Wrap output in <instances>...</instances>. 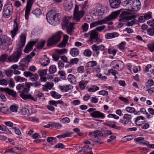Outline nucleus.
Instances as JSON below:
<instances>
[{"label":"nucleus","instance_id":"nucleus-60","mask_svg":"<svg viewBox=\"0 0 154 154\" xmlns=\"http://www.w3.org/2000/svg\"><path fill=\"white\" fill-rule=\"evenodd\" d=\"M35 0H27L26 6L31 8L32 4L35 2Z\"/></svg>","mask_w":154,"mask_h":154},{"label":"nucleus","instance_id":"nucleus-20","mask_svg":"<svg viewBox=\"0 0 154 154\" xmlns=\"http://www.w3.org/2000/svg\"><path fill=\"white\" fill-rule=\"evenodd\" d=\"M36 43L35 41H30L29 42L26 46L24 50V52L26 53H28L32 50V47Z\"/></svg>","mask_w":154,"mask_h":154},{"label":"nucleus","instance_id":"nucleus-62","mask_svg":"<svg viewBox=\"0 0 154 154\" xmlns=\"http://www.w3.org/2000/svg\"><path fill=\"white\" fill-rule=\"evenodd\" d=\"M135 16V17H134V18L132 19L131 20H133L131 21L130 22H128L127 23H126V26H132L135 23V22H134L135 20V18L136 17V16L134 15Z\"/></svg>","mask_w":154,"mask_h":154},{"label":"nucleus","instance_id":"nucleus-1","mask_svg":"<svg viewBox=\"0 0 154 154\" xmlns=\"http://www.w3.org/2000/svg\"><path fill=\"white\" fill-rule=\"evenodd\" d=\"M27 79L23 77H20V82H25V86L24 85L20 84V96L23 99H30L36 101L37 98H35L32 96L30 94H27L29 90V88L32 84L31 82L26 83Z\"/></svg>","mask_w":154,"mask_h":154},{"label":"nucleus","instance_id":"nucleus-30","mask_svg":"<svg viewBox=\"0 0 154 154\" xmlns=\"http://www.w3.org/2000/svg\"><path fill=\"white\" fill-rule=\"evenodd\" d=\"M79 50L77 48H73L71 49L70 54L73 57H76L79 54Z\"/></svg>","mask_w":154,"mask_h":154},{"label":"nucleus","instance_id":"nucleus-57","mask_svg":"<svg viewBox=\"0 0 154 154\" xmlns=\"http://www.w3.org/2000/svg\"><path fill=\"white\" fill-rule=\"evenodd\" d=\"M117 51V50L116 49H112L110 48L108 49V52L109 54H113V56H115Z\"/></svg>","mask_w":154,"mask_h":154},{"label":"nucleus","instance_id":"nucleus-7","mask_svg":"<svg viewBox=\"0 0 154 154\" xmlns=\"http://www.w3.org/2000/svg\"><path fill=\"white\" fill-rule=\"evenodd\" d=\"M132 2L130 4L129 10L131 11L135 12L139 11L141 6L140 2L139 0H131Z\"/></svg>","mask_w":154,"mask_h":154},{"label":"nucleus","instance_id":"nucleus-39","mask_svg":"<svg viewBox=\"0 0 154 154\" xmlns=\"http://www.w3.org/2000/svg\"><path fill=\"white\" fill-rule=\"evenodd\" d=\"M65 6L66 8V9L67 10L69 11L70 10L72 7V2H68L65 4Z\"/></svg>","mask_w":154,"mask_h":154},{"label":"nucleus","instance_id":"nucleus-31","mask_svg":"<svg viewBox=\"0 0 154 154\" xmlns=\"http://www.w3.org/2000/svg\"><path fill=\"white\" fill-rule=\"evenodd\" d=\"M68 80L71 84H75L76 82V79L75 76L71 74H69L68 76Z\"/></svg>","mask_w":154,"mask_h":154},{"label":"nucleus","instance_id":"nucleus-34","mask_svg":"<svg viewBox=\"0 0 154 154\" xmlns=\"http://www.w3.org/2000/svg\"><path fill=\"white\" fill-rule=\"evenodd\" d=\"M50 94L53 97L56 99H59L62 96L61 95L54 91H51Z\"/></svg>","mask_w":154,"mask_h":154},{"label":"nucleus","instance_id":"nucleus-53","mask_svg":"<svg viewBox=\"0 0 154 154\" xmlns=\"http://www.w3.org/2000/svg\"><path fill=\"white\" fill-rule=\"evenodd\" d=\"M99 89V87L96 85H93L88 88V90L90 92H95Z\"/></svg>","mask_w":154,"mask_h":154},{"label":"nucleus","instance_id":"nucleus-3","mask_svg":"<svg viewBox=\"0 0 154 154\" xmlns=\"http://www.w3.org/2000/svg\"><path fill=\"white\" fill-rule=\"evenodd\" d=\"M135 17L134 15L131 14L128 12L124 11L122 12L120 16L119 20L120 22L118 25V28H121L123 26L122 22H125L126 20H130Z\"/></svg>","mask_w":154,"mask_h":154},{"label":"nucleus","instance_id":"nucleus-2","mask_svg":"<svg viewBox=\"0 0 154 154\" xmlns=\"http://www.w3.org/2000/svg\"><path fill=\"white\" fill-rule=\"evenodd\" d=\"M60 18V15L59 13L56 12L53 10L49 11L46 14L47 19L49 23L51 25L54 24Z\"/></svg>","mask_w":154,"mask_h":154},{"label":"nucleus","instance_id":"nucleus-38","mask_svg":"<svg viewBox=\"0 0 154 154\" xmlns=\"http://www.w3.org/2000/svg\"><path fill=\"white\" fill-rule=\"evenodd\" d=\"M91 48L97 56H98L100 53L98 51V45H97L95 44L91 46Z\"/></svg>","mask_w":154,"mask_h":154},{"label":"nucleus","instance_id":"nucleus-47","mask_svg":"<svg viewBox=\"0 0 154 154\" xmlns=\"http://www.w3.org/2000/svg\"><path fill=\"white\" fill-rule=\"evenodd\" d=\"M67 28V31L68 34L72 35V32L73 30V24H70V26L66 27Z\"/></svg>","mask_w":154,"mask_h":154},{"label":"nucleus","instance_id":"nucleus-54","mask_svg":"<svg viewBox=\"0 0 154 154\" xmlns=\"http://www.w3.org/2000/svg\"><path fill=\"white\" fill-rule=\"evenodd\" d=\"M148 49L151 52L154 51V43L149 44L147 45Z\"/></svg>","mask_w":154,"mask_h":154},{"label":"nucleus","instance_id":"nucleus-29","mask_svg":"<svg viewBox=\"0 0 154 154\" xmlns=\"http://www.w3.org/2000/svg\"><path fill=\"white\" fill-rule=\"evenodd\" d=\"M89 34L90 36V39L91 40L97 38L98 37V33L96 32L95 29L90 31Z\"/></svg>","mask_w":154,"mask_h":154},{"label":"nucleus","instance_id":"nucleus-22","mask_svg":"<svg viewBox=\"0 0 154 154\" xmlns=\"http://www.w3.org/2000/svg\"><path fill=\"white\" fill-rule=\"evenodd\" d=\"M146 118L142 116H139L135 119L134 122L136 125L140 126L143 123V121Z\"/></svg>","mask_w":154,"mask_h":154},{"label":"nucleus","instance_id":"nucleus-42","mask_svg":"<svg viewBox=\"0 0 154 154\" xmlns=\"http://www.w3.org/2000/svg\"><path fill=\"white\" fill-rule=\"evenodd\" d=\"M8 55L6 54H2L0 57V63H3L5 62L8 57Z\"/></svg>","mask_w":154,"mask_h":154},{"label":"nucleus","instance_id":"nucleus-24","mask_svg":"<svg viewBox=\"0 0 154 154\" xmlns=\"http://www.w3.org/2000/svg\"><path fill=\"white\" fill-rule=\"evenodd\" d=\"M69 36L67 35H64V38L63 41L60 43L57 46L60 48L65 47L66 46V44L68 40Z\"/></svg>","mask_w":154,"mask_h":154},{"label":"nucleus","instance_id":"nucleus-27","mask_svg":"<svg viewBox=\"0 0 154 154\" xmlns=\"http://www.w3.org/2000/svg\"><path fill=\"white\" fill-rule=\"evenodd\" d=\"M116 122H110L109 123L107 124V125L110 128L115 129L117 130H121L122 128V127L120 126H117L116 124Z\"/></svg>","mask_w":154,"mask_h":154},{"label":"nucleus","instance_id":"nucleus-49","mask_svg":"<svg viewBox=\"0 0 154 154\" xmlns=\"http://www.w3.org/2000/svg\"><path fill=\"white\" fill-rule=\"evenodd\" d=\"M60 122L64 124L69 123L70 122V119L68 117L60 118Z\"/></svg>","mask_w":154,"mask_h":154},{"label":"nucleus","instance_id":"nucleus-19","mask_svg":"<svg viewBox=\"0 0 154 154\" xmlns=\"http://www.w3.org/2000/svg\"><path fill=\"white\" fill-rule=\"evenodd\" d=\"M90 116L95 118H103L105 117L103 113L96 110L91 113L90 114Z\"/></svg>","mask_w":154,"mask_h":154},{"label":"nucleus","instance_id":"nucleus-58","mask_svg":"<svg viewBox=\"0 0 154 154\" xmlns=\"http://www.w3.org/2000/svg\"><path fill=\"white\" fill-rule=\"evenodd\" d=\"M51 125L53 127H55V128H56L58 129L62 127L61 124L59 123L53 122L51 124Z\"/></svg>","mask_w":154,"mask_h":154},{"label":"nucleus","instance_id":"nucleus-26","mask_svg":"<svg viewBox=\"0 0 154 154\" xmlns=\"http://www.w3.org/2000/svg\"><path fill=\"white\" fill-rule=\"evenodd\" d=\"M43 87L42 88L43 90L48 91V90L51 89L54 86V84L52 83L47 82L45 85H42Z\"/></svg>","mask_w":154,"mask_h":154},{"label":"nucleus","instance_id":"nucleus-46","mask_svg":"<svg viewBox=\"0 0 154 154\" xmlns=\"http://www.w3.org/2000/svg\"><path fill=\"white\" fill-rule=\"evenodd\" d=\"M32 13L36 17H38L42 14L41 10L39 8L35 9L32 11Z\"/></svg>","mask_w":154,"mask_h":154},{"label":"nucleus","instance_id":"nucleus-8","mask_svg":"<svg viewBox=\"0 0 154 154\" xmlns=\"http://www.w3.org/2000/svg\"><path fill=\"white\" fill-rule=\"evenodd\" d=\"M79 7L78 5L75 6L74 11V18L76 21H79L83 17L84 13L83 10H79Z\"/></svg>","mask_w":154,"mask_h":154},{"label":"nucleus","instance_id":"nucleus-35","mask_svg":"<svg viewBox=\"0 0 154 154\" xmlns=\"http://www.w3.org/2000/svg\"><path fill=\"white\" fill-rule=\"evenodd\" d=\"M72 23H69V20L66 18L64 19L62 23V26L63 28L64 27H67L69 26H70V24H72Z\"/></svg>","mask_w":154,"mask_h":154},{"label":"nucleus","instance_id":"nucleus-52","mask_svg":"<svg viewBox=\"0 0 154 154\" xmlns=\"http://www.w3.org/2000/svg\"><path fill=\"white\" fill-rule=\"evenodd\" d=\"M92 54L91 51L88 49L85 50L83 52V54L86 57H90Z\"/></svg>","mask_w":154,"mask_h":154},{"label":"nucleus","instance_id":"nucleus-14","mask_svg":"<svg viewBox=\"0 0 154 154\" xmlns=\"http://www.w3.org/2000/svg\"><path fill=\"white\" fill-rule=\"evenodd\" d=\"M24 75L26 78L29 77L32 81H35L38 79V74L33 73L29 71H25L23 73Z\"/></svg>","mask_w":154,"mask_h":154},{"label":"nucleus","instance_id":"nucleus-37","mask_svg":"<svg viewBox=\"0 0 154 154\" xmlns=\"http://www.w3.org/2000/svg\"><path fill=\"white\" fill-rule=\"evenodd\" d=\"M147 33L150 36H154V26H152L151 28H148L147 30Z\"/></svg>","mask_w":154,"mask_h":154},{"label":"nucleus","instance_id":"nucleus-40","mask_svg":"<svg viewBox=\"0 0 154 154\" xmlns=\"http://www.w3.org/2000/svg\"><path fill=\"white\" fill-rule=\"evenodd\" d=\"M57 71L56 67L54 65H52L49 68V72L50 74H54Z\"/></svg>","mask_w":154,"mask_h":154},{"label":"nucleus","instance_id":"nucleus-13","mask_svg":"<svg viewBox=\"0 0 154 154\" xmlns=\"http://www.w3.org/2000/svg\"><path fill=\"white\" fill-rule=\"evenodd\" d=\"M89 135L91 137V139L93 140H94L96 138H98V136H102L103 134L102 131L96 130L93 132L89 133Z\"/></svg>","mask_w":154,"mask_h":154},{"label":"nucleus","instance_id":"nucleus-6","mask_svg":"<svg viewBox=\"0 0 154 154\" xmlns=\"http://www.w3.org/2000/svg\"><path fill=\"white\" fill-rule=\"evenodd\" d=\"M11 44V39L7 35H4L0 38V50L5 49Z\"/></svg>","mask_w":154,"mask_h":154},{"label":"nucleus","instance_id":"nucleus-41","mask_svg":"<svg viewBox=\"0 0 154 154\" xmlns=\"http://www.w3.org/2000/svg\"><path fill=\"white\" fill-rule=\"evenodd\" d=\"M71 133L70 132H67L63 134L62 135H58L57 137L59 139L68 137L70 136Z\"/></svg>","mask_w":154,"mask_h":154},{"label":"nucleus","instance_id":"nucleus-50","mask_svg":"<svg viewBox=\"0 0 154 154\" xmlns=\"http://www.w3.org/2000/svg\"><path fill=\"white\" fill-rule=\"evenodd\" d=\"M20 113L23 115H26L28 113V109L25 107H23L20 110Z\"/></svg>","mask_w":154,"mask_h":154},{"label":"nucleus","instance_id":"nucleus-5","mask_svg":"<svg viewBox=\"0 0 154 154\" xmlns=\"http://www.w3.org/2000/svg\"><path fill=\"white\" fill-rule=\"evenodd\" d=\"M62 32H58L50 37L48 40L47 46H50L56 45L60 40Z\"/></svg>","mask_w":154,"mask_h":154},{"label":"nucleus","instance_id":"nucleus-9","mask_svg":"<svg viewBox=\"0 0 154 154\" xmlns=\"http://www.w3.org/2000/svg\"><path fill=\"white\" fill-rule=\"evenodd\" d=\"M111 65L114 69L120 71L124 68V63L121 60H116L112 62Z\"/></svg>","mask_w":154,"mask_h":154},{"label":"nucleus","instance_id":"nucleus-17","mask_svg":"<svg viewBox=\"0 0 154 154\" xmlns=\"http://www.w3.org/2000/svg\"><path fill=\"white\" fill-rule=\"evenodd\" d=\"M97 63L95 61H90L88 62L85 66L86 69L87 70L94 71L95 67L97 66Z\"/></svg>","mask_w":154,"mask_h":154},{"label":"nucleus","instance_id":"nucleus-32","mask_svg":"<svg viewBox=\"0 0 154 154\" xmlns=\"http://www.w3.org/2000/svg\"><path fill=\"white\" fill-rule=\"evenodd\" d=\"M88 81L86 80H82L79 82V85L81 90H83L85 88V85L87 84Z\"/></svg>","mask_w":154,"mask_h":154},{"label":"nucleus","instance_id":"nucleus-51","mask_svg":"<svg viewBox=\"0 0 154 154\" xmlns=\"http://www.w3.org/2000/svg\"><path fill=\"white\" fill-rule=\"evenodd\" d=\"M18 106L16 105H13L11 106L10 110L12 112H17Z\"/></svg>","mask_w":154,"mask_h":154},{"label":"nucleus","instance_id":"nucleus-21","mask_svg":"<svg viewBox=\"0 0 154 154\" xmlns=\"http://www.w3.org/2000/svg\"><path fill=\"white\" fill-rule=\"evenodd\" d=\"M73 88V86L71 85H66L59 87V89L62 92H67L69 91L72 89Z\"/></svg>","mask_w":154,"mask_h":154},{"label":"nucleus","instance_id":"nucleus-11","mask_svg":"<svg viewBox=\"0 0 154 154\" xmlns=\"http://www.w3.org/2000/svg\"><path fill=\"white\" fill-rule=\"evenodd\" d=\"M96 12L95 13L97 15L98 18L100 19L102 18V16L104 14V10L102 8V5L99 4L97 5L96 8Z\"/></svg>","mask_w":154,"mask_h":154},{"label":"nucleus","instance_id":"nucleus-43","mask_svg":"<svg viewBox=\"0 0 154 154\" xmlns=\"http://www.w3.org/2000/svg\"><path fill=\"white\" fill-rule=\"evenodd\" d=\"M47 69H39L38 71V73L40 77L45 76L47 74Z\"/></svg>","mask_w":154,"mask_h":154},{"label":"nucleus","instance_id":"nucleus-23","mask_svg":"<svg viewBox=\"0 0 154 154\" xmlns=\"http://www.w3.org/2000/svg\"><path fill=\"white\" fill-rule=\"evenodd\" d=\"M26 33L21 34L20 41V49L23 48L25 45L26 40Z\"/></svg>","mask_w":154,"mask_h":154},{"label":"nucleus","instance_id":"nucleus-61","mask_svg":"<svg viewBox=\"0 0 154 154\" xmlns=\"http://www.w3.org/2000/svg\"><path fill=\"white\" fill-rule=\"evenodd\" d=\"M125 110L127 112L130 113L134 112L135 109L134 108L131 107H127L125 109Z\"/></svg>","mask_w":154,"mask_h":154},{"label":"nucleus","instance_id":"nucleus-45","mask_svg":"<svg viewBox=\"0 0 154 154\" xmlns=\"http://www.w3.org/2000/svg\"><path fill=\"white\" fill-rule=\"evenodd\" d=\"M132 118L131 116L128 114H125L123 117V119H124L126 122L128 123L131 120Z\"/></svg>","mask_w":154,"mask_h":154},{"label":"nucleus","instance_id":"nucleus-12","mask_svg":"<svg viewBox=\"0 0 154 154\" xmlns=\"http://www.w3.org/2000/svg\"><path fill=\"white\" fill-rule=\"evenodd\" d=\"M19 57V51H17L14 52L8 58V60L10 62L15 63L17 62Z\"/></svg>","mask_w":154,"mask_h":154},{"label":"nucleus","instance_id":"nucleus-28","mask_svg":"<svg viewBox=\"0 0 154 154\" xmlns=\"http://www.w3.org/2000/svg\"><path fill=\"white\" fill-rule=\"evenodd\" d=\"M45 57L42 59L40 63L41 65L46 66L49 64L50 61L49 58L46 57V55H45Z\"/></svg>","mask_w":154,"mask_h":154},{"label":"nucleus","instance_id":"nucleus-16","mask_svg":"<svg viewBox=\"0 0 154 154\" xmlns=\"http://www.w3.org/2000/svg\"><path fill=\"white\" fill-rule=\"evenodd\" d=\"M29 62V59L28 57H26L21 60L20 63V70L24 71L26 68H27Z\"/></svg>","mask_w":154,"mask_h":154},{"label":"nucleus","instance_id":"nucleus-10","mask_svg":"<svg viewBox=\"0 0 154 154\" xmlns=\"http://www.w3.org/2000/svg\"><path fill=\"white\" fill-rule=\"evenodd\" d=\"M13 11V8L11 5H7L3 7V15L4 17L8 18L11 14Z\"/></svg>","mask_w":154,"mask_h":154},{"label":"nucleus","instance_id":"nucleus-63","mask_svg":"<svg viewBox=\"0 0 154 154\" xmlns=\"http://www.w3.org/2000/svg\"><path fill=\"white\" fill-rule=\"evenodd\" d=\"M82 29L83 31H86L88 29V24L87 23H85L82 26Z\"/></svg>","mask_w":154,"mask_h":154},{"label":"nucleus","instance_id":"nucleus-33","mask_svg":"<svg viewBox=\"0 0 154 154\" xmlns=\"http://www.w3.org/2000/svg\"><path fill=\"white\" fill-rule=\"evenodd\" d=\"M117 33H107L105 35V37L107 39H110L115 37L118 36Z\"/></svg>","mask_w":154,"mask_h":154},{"label":"nucleus","instance_id":"nucleus-36","mask_svg":"<svg viewBox=\"0 0 154 154\" xmlns=\"http://www.w3.org/2000/svg\"><path fill=\"white\" fill-rule=\"evenodd\" d=\"M67 51V49L66 48H64L61 49H56L55 52L56 54L60 56L61 54L66 53Z\"/></svg>","mask_w":154,"mask_h":154},{"label":"nucleus","instance_id":"nucleus-59","mask_svg":"<svg viewBox=\"0 0 154 154\" xmlns=\"http://www.w3.org/2000/svg\"><path fill=\"white\" fill-rule=\"evenodd\" d=\"M106 27V26L105 25H102L100 26L97 27L95 29L96 31H97L100 32H102L103 30Z\"/></svg>","mask_w":154,"mask_h":154},{"label":"nucleus","instance_id":"nucleus-18","mask_svg":"<svg viewBox=\"0 0 154 154\" xmlns=\"http://www.w3.org/2000/svg\"><path fill=\"white\" fill-rule=\"evenodd\" d=\"M110 7L113 8H118L121 3V0H109Z\"/></svg>","mask_w":154,"mask_h":154},{"label":"nucleus","instance_id":"nucleus-25","mask_svg":"<svg viewBox=\"0 0 154 154\" xmlns=\"http://www.w3.org/2000/svg\"><path fill=\"white\" fill-rule=\"evenodd\" d=\"M2 90L4 91H5L8 94L11 95L14 97H15L16 96V92L14 91L13 90L10 89L8 88H2Z\"/></svg>","mask_w":154,"mask_h":154},{"label":"nucleus","instance_id":"nucleus-55","mask_svg":"<svg viewBox=\"0 0 154 154\" xmlns=\"http://www.w3.org/2000/svg\"><path fill=\"white\" fill-rule=\"evenodd\" d=\"M154 85V81L152 79L149 80L146 83L147 87H149Z\"/></svg>","mask_w":154,"mask_h":154},{"label":"nucleus","instance_id":"nucleus-44","mask_svg":"<svg viewBox=\"0 0 154 154\" xmlns=\"http://www.w3.org/2000/svg\"><path fill=\"white\" fill-rule=\"evenodd\" d=\"M31 8L26 6L25 11V17L26 20H28L29 18V16L30 14V12Z\"/></svg>","mask_w":154,"mask_h":154},{"label":"nucleus","instance_id":"nucleus-48","mask_svg":"<svg viewBox=\"0 0 154 154\" xmlns=\"http://www.w3.org/2000/svg\"><path fill=\"white\" fill-rule=\"evenodd\" d=\"M132 2H131V0H126L122 2V5L124 6H127L128 8V9L130 8V4Z\"/></svg>","mask_w":154,"mask_h":154},{"label":"nucleus","instance_id":"nucleus-56","mask_svg":"<svg viewBox=\"0 0 154 154\" xmlns=\"http://www.w3.org/2000/svg\"><path fill=\"white\" fill-rule=\"evenodd\" d=\"M81 148L83 150V152L86 153L88 150H90L91 148L87 145H85L83 147H81Z\"/></svg>","mask_w":154,"mask_h":154},{"label":"nucleus","instance_id":"nucleus-64","mask_svg":"<svg viewBox=\"0 0 154 154\" xmlns=\"http://www.w3.org/2000/svg\"><path fill=\"white\" fill-rule=\"evenodd\" d=\"M107 117L109 118H113L116 119H118L119 118V116L114 114H110L107 116Z\"/></svg>","mask_w":154,"mask_h":154},{"label":"nucleus","instance_id":"nucleus-4","mask_svg":"<svg viewBox=\"0 0 154 154\" xmlns=\"http://www.w3.org/2000/svg\"><path fill=\"white\" fill-rule=\"evenodd\" d=\"M120 13V10L112 12L109 15L105 17L104 19L97 21L98 26L106 24L107 22L115 19Z\"/></svg>","mask_w":154,"mask_h":154},{"label":"nucleus","instance_id":"nucleus-15","mask_svg":"<svg viewBox=\"0 0 154 154\" xmlns=\"http://www.w3.org/2000/svg\"><path fill=\"white\" fill-rule=\"evenodd\" d=\"M19 28V24L17 22V18L14 20L13 29L11 31V34L12 38H14V36L16 35L18 32Z\"/></svg>","mask_w":154,"mask_h":154}]
</instances>
